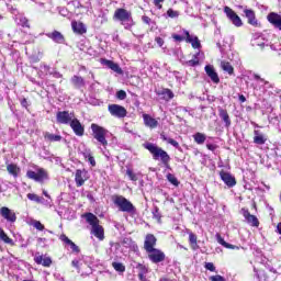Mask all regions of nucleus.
I'll return each instance as SVG.
<instances>
[{"mask_svg": "<svg viewBox=\"0 0 281 281\" xmlns=\"http://www.w3.org/2000/svg\"><path fill=\"white\" fill-rule=\"evenodd\" d=\"M59 14L61 16H69V11L66 8L59 9Z\"/></svg>", "mask_w": 281, "mask_h": 281, "instance_id": "56", "label": "nucleus"}, {"mask_svg": "<svg viewBox=\"0 0 281 281\" xmlns=\"http://www.w3.org/2000/svg\"><path fill=\"white\" fill-rule=\"evenodd\" d=\"M71 27H72V32H75V34H87V26L85 25V23L82 22H71Z\"/></svg>", "mask_w": 281, "mask_h": 281, "instance_id": "21", "label": "nucleus"}, {"mask_svg": "<svg viewBox=\"0 0 281 281\" xmlns=\"http://www.w3.org/2000/svg\"><path fill=\"white\" fill-rule=\"evenodd\" d=\"M160 95H164V100H172V98H175V93L171 92L170 89H164L160 93Z\"/></svg>", "mask_w": 281, "mask_h": 281, "instance_id": "39", "label": "nucleus"}, {"mask_svg": "<svg viewBox=\"0 0 281 281\" xmlns=\"http://www.w3.org/2000/svg\"><path fill=\"white\" fill-rule=\"evenodd\" d=\"M206 148L209 150H211L212 153H214V150H216V148H218V146L214 145V144H206Z\"/></svg>", "mask_w": 281, "mask_h": 281, "instance_id": "57", "label": "nucleus"}, {"mask_svg": "<svg viewBox=\"0 0 281 281\" xmlns=\"http://www.w3.org/2000/svg\"><path fill=\"white\" fill-rule=\"evenodd\" d=\"M48 38H52L55 43H65V36L58 31H54L47 34Z\"/></svg>", "mask_w": 281, "mask_h": 281, "instance_id": "28", "label": "nucleus"}, {"mask_svg": "<svg viewBox=\"0 0 281 281\" xmlns=\"http://www.w3.org/2000/svg\"><path fill=\"white\" fill-rule=\"evenodd\" d=\"M49 75L54 76V78H63V75H60V72H58V71L49 72Z\"/></svg>", "mask_w": 281, "mask_h": 281, "instance_id": "61", "label": "nucleus"}, {"mask_svg": "<svg viewBox=\"0 0 281 281\" xmlns=\"http://www.w3.org/2000/svg\"><path fill=\"white\" fill-rule=\"evenodd\" d=\"M45 139H47L48 142H60V139H63V136L60 135H56V134H50V133H46L44 135Z\"/></svg>", "mask_w": 281, "mask_h": 281, "instance_id": "37", "label": "nucleus"}, {"mask_svg": "<svg viewBox=\"0 0 281 281\" xmlns=\"http://www.w3.org/2000/svg\"><path fill=\"white\" fill-rule=\"evenodd\" d=\"M87 175H88V172L85 169L76 170L75 181H76L77 188H81V186H85V181H87V179H89V177Z\"/></svg>", "mask_w": 281, "mask_h": 281, "instance_id": "14", "label": "nucleus"}, {"mask_svg": "<svg viewBox=\"0 0 281 281\" xmlns=\"http://www.w3.org/2000/svg\"><path fill=\"white\" fill-rule=\"evenodd\" d=\"M83 157L85 159H88L89 164L92 167H95V158H93V156L91 155V153H83Z\"/></svg>", "mask_w": 281, "mask_h": 281, "instance_id": "41", "label": "nucleus"}, {"mask_svg": "<svg viewBox=\"0 0 281 281\" xmlns=\"http://www.w3.org/2000/svg\"><path fill=\"white\" fill-rule=\"evenodd\" d=\"M126 175L131 179V181H137V179H139L137 177V173L133 172L131 169L126 170Z\"/></svg>", "mask_w": 281, "mask_h": 281, "instance_id": "43", "label": "nucleus"}, {"mask_svg": "<svg viewBox=\"0 0 281 281\" xmlns=\"http://www.w3.org/2000/svg\"><path fill=\"white\" fill-rule=\"evenodd\" d=\"M69 126L74 131L75 135H77V137H82V135H85V126H82V123H80L77 117L71 121Z\"/></svg>", "mask_w": 281, "mask_h": 281, "instance_id": "13", "label": "nucleus"}, {"mask_svg": "<svg viewBox=\"0 0 281 281\" xmlns=\"http://www.w3.org/2000/svg\"><path fill=\"white\" fill-rule=\"evenodd\" d=\"M164 1H166V0H154V5H156V8H158V10H161V8H164L161 5V3H164Z\"/></svg>", "mask_w": 281, "mask_h": 281, "instance_id": "55", "label": "nucleus"}, {"mask_svg": "<svg viewBox=\"0 0 281 281\" xmlns=\"http://www.w3.org/2000/svg\"><path fill=\"white\" fill-rule=\"evenodd\" d=\"M33 227H35V229H38V232H43V229H45V225H43V223H41L40 221H35L33 223Z\"/></svg>", "mask_w": 281, "mask_h": 281, "instance_id": "47", "label": "nucleus"}, {"mask_svg": "<svg viewBox=\"0 0 281 281\" xmlns=\"http://www.w3.org/2000/svg\"><path fill=\"white\" fill-rule=\"evenodd\" d=\"M112 201L114 205L119 207L120 212H126L127 214H135V212H137L135 205H133L132 202L123 195H114Z\"/></svg>", "mask_w": 281, "mask_h": 281, "instance_id": "4", "label": "nucleus"}, {"mask_svg": "<svg viewBox=\"0 0 281 281\" xmlns=\"http://www.w3.org/2000/svg\"><path fill=\"white\" fill-rule=\"evenodd\" d=\"M113 269H115L119 273H124L126 271V266L122 262H112Z\"/></svg>", "mask_w": 281, "mask_h": 281, "instance_id": "38", "label": "nucleus"}, {"mask_svg": "<svg viewBox=\"0 0 281 281\" xmlns=\"http://www.w3.org/2000/svg\"><path fill=\"white\" fill-rule=\"evenodd\" d=\"M157 245V237L153 234H147L145 237L144 249L145 251H151Z\"/></svg>", "mask_w": 281, "mask_h": 281, "instance_id": "17", "label": "nucleus"}, {"mask_svg": "<svg viewBox=\"0 0 281 281\" xmlns=\"http://www.w3.org/2000/svg\"><path fill=\"white\" fill-rule=\"evenodd\" d=\"M221 67H222L223 71H226L227 74H229V76H232L234 74V66H232V64H229V61H222Z\"/></svg>", "mask_w": 281, "mask_h": 281, "instance_id": "33", "label": "nucleus"}, {"mask_svg": "<svg viewBox=\"0 0 281 281\" xmlns=\"http://www.w3.org/2000/svg\"><path fill=\"white\" fill-rule=\"evenodd\" d=\"M218 113H220V117L223 120L225 126L227 128H229V126H232V120H229V114L227 113V110L220 108Z\"/></svg>", "mask_w": 281, "mask_h": 281, "instance_id": "27", "label": "nucleus"}, {"mask_svg": "<svg viewBox=\"0 0 281 281\" xmlns=\"http://www.w3.org/2000/svg\"><path fill=\"white\" fill-rule=\"evenodd\" d=\"M7 170L9 175H12V177H19V167L14 164H10L7 166Z\"/></svg>", "mask_w": 281, "mask_h": 281, "instance_id": "35", "label": "nucleus"}, {"mask_svg": "<svg viewBox=\"0 0 281 281\" xmlns=\"http://www.w3.org/2000/svg\"><path fill=\"white\" fill-rule=\"evenodd\" d=\"M160 137L164 142H167V144H170L171 146H173V148H177L178 150H181V146H179V142L175 140L173 138H170V137L166 136L165 134H161Z\"/></svg>", "mask_w": 281, "mask_h": 281, "instance_id": "30", "label": "nucleus"}, {"mask_svg": "<svg viewBox=\"0 0 281 281\" xmlns=\"http://www.w3.org/2000/svg\"><path fill=\"white\" fill-rule=\"evenodd\" d=\"M224 12L229 21L233 23V25H235L236 27H241L243 20H240V16H238V14H236V12L232 10V8L225 7Z\"/></svg>", "mask_w": 281, "mask_h": 281, "instance_id": "10", "label": "nucleus"}, {"mask_svg": "<svg viewBox=\"0 0 281 281\" xmlns=\"http://www.w3.org/2000/svg\"><path fill=\"white\" fill-rule=\"evenodd\" d=\"M85 217L87 223H89V225L92 227L93 236L100 240H104V228L99 225L100 220H98V216H95L93 213H87Z\"/></svg>", "mask_w": 281, "mask_h": 281, "instance_id": "3", "label": "nucleus"}, {"mask_svg": "<svg viewBox=\"0 0 281 281\" xmlns=\"http://www.w3.org/2000/svg\"><path fill=\"white\" fill-rule=\"evenodd\" d=\"M269 23H271V25H273L274 27H277V30L281 31V15L276 13V12H271L268 14L267 16Z\"/></svg>", "mask_w": 281, "mask_h": 281, "instance_id": "20", "label": "nucleus"}, {"mask_svg": "<svg viewBox=\"0 0 281 281\" xmlns=\"http://www.w3.org/2000/svg\"><path fill=\"white\" fill-rule=\"evenodd\" d=\"M117 100H126V91L120 90L116 92Z\"/></svg>", "mask_w": 281, "mask_h": 281, "instance_id": "49", "label": "nucleus"}, {"mask_svg": "<svg viewBox=\"0 0 281 281\" xmlns=\"http://www.w3.org/2000/svg\"><path fill=\"white\" fill-rule=\"evenodd\" d=\"M260 41H263L262 40V36H259L257 38L254 40V45H258L259 47H265V42H261Z\"/></svg>", "mask_w": 281, "mask_h": 281, "instance_id": "51", "label": "nucleus"}, {"mask_svg": "<svg viewBox=\"0 0 281 281\" xmlns=\"http://www.w3.org/2000/svg\"><path fill=\"white\" fill-rule=\"evenodd\" d=\"M142 21H143V23H146V25H150V22H151V20H150V18H148V15H143Z\"/></svg>", "mask_w": 281, "mask_h": 281, "instance_id": "58", "label": "nucleus"}, {"mask_svg": "<svg viewBox=\"0 0 281 281\" xmlns=\"http://www.w3.org/2000/svg\"><path fill=\"white\" fill-rule=\"evenodd\" d=\"M108 111L109 113L113 116V117H119V119H122V117H126L127 115V111H126V108L120 105V104H110L108 106Z\"/></svg>", "mask_w": 281, "mask_h": 281, "instance_id": "8", "label": "nucleus"}, {"mask_svg": "<svg viewBox=\"0 0 281 281\" xmlns=\"http://www.w3.org/2000/svg\"><path fill=\"white\" fill-rule=\"evenodd\" d=\"M21 104H22V106H24V109H27V106H29L27 99H22Z\"/></svg>", "mask_w": 281, "mask_h": 281, "instance_id": "63", "label": "nucleus"}, {"mask_svg": "<svg viewBox=\"0 0 281 281\" xmlns=\"http://www.w3.org/2000/svg\"><path fill=\"white\" fill-rule=\"evenodd\" d=\"M70 80L76 89H81V87H85V79L80 76L75 75Z\"/></svg>", "mask_w": 281, "mask_h": 281, "instance_id": "29", "label": "nucleus"}, {"mask_svg": "<svg viewBox=\"0 0 281 281\" xmlns=\"http://www.w3.org/2000/svg\"><path fill=\"white\" fill-rule=\"evenodd\" d=\"M137 268L140 269V272L138 273L139 280H144V273H147L146 267L138 263Z\"/></svg>", "mask_w": 281, "mask_h": 281, "instance_id": "44", "label": "nucleus"}, {"mask_svg": "<svg viewBox=\"0 0 281 281\" xmlns=\"http://www.w3.org/2000/svg\"><path fill=\"white\" fill-rule=\"evenodd\" d=\"M244 14L248 19L250 25H258V20H256V13L251 9H245Z\"/></svg>", "mask_w": 281, "mask_h": 281, "instance_id": "26", "label": "nucleus"}, {"mask_svg": "<svg viewBox=\"0 0 281 281\" xmlns=\"http://www.w3.org/2000/svg\"><path fill=\"white\" fill-rule=\"evenodd\" d=\"M252 78H254L255 80H259L260 82H263V85H269V81H267V80L262 79L261 77H259L258 74H254V75H252Z\"/></svg>", "mask_w": 281, "mask_h": 281, "instance_id": "54", "label": "nucleus"}, {"mask_svg": "<svg viewBox=\"0 0 281 281\" xmlns=\"http://www.w3.org/2000/svg\"><path fill=\"white\" fill-rule=\"evenodd\" d=\"M204 70L206 76H209V78L212 80V82H214V85H218V82H221V78H218V74L214 69V66L206 65Z\"/></svg>", "mask_w": 281, "mask_h": 281, "instance_id": "18", "label": "nucleus"}, {"mask_svg": "<svg viewBox=\"0 0 281 281\" xmlns=\"http://www.w3.org/2000/svg\"><path fill=\"white\" fill-rule=\"evenodd\" d=\"M34 262H36V265H42V267H52V258L38 252L34 256Z\"/></svg>", "mask_w": 281, "mask_h": 281, "instance_id": "19", "label": "nucleus"}, {"mask_svg": "<svg viewBox=\"0 0 281 281\" xmlns=\"http://www.w3.org/2000/svg\"><path fill=\"white\" fill-rule=\"evenodd\" d=\"M184 35L187 36V43H191L193 49H199V47H201V42L199 41V37L190 35V32L188 31H184Z\"/></svg>", "mask_w": 281, "mask_h": 281, "instance_id": "22", "label": "nucleus"}, {"mask_svg": "<svg viewBox=\"0 0 281 281\" xmlns=\"http://www.w3.org/2000/svg\"><path fill=\"white\" fill-rule=\"evenodd\" d=\"M143 120L145 126H148V128H157L159 126V122L149 114H143Z\"/></svg>", "mask_w": 281, "mask_h": 281, "instance_id": "23", "label": "nucleus"}, {"mask_svg": "<svg viewBox=\"0 0 281 281\" xmlns=\"http://www.w3.org/2000/svg\"><path fill=\"white\" fill-rule=\"evenodd\" d=\"M41 68L43 69L44 72H46V74H52L49 66L43 65V66H41Z\"/></svg>", "mask_w": 281, "mask_h": 281, "instance_id": "59", "label": "nucleus"}, {"mask_svg": "<svg viewBox=\"0 0 281 281\" xmlns=\"http://www.w3.org/2000/svg\"><path fill=\"white\" fill-rule=\"evenodd\" d=\"M113 20L120 21L121 25H123L125 30H131V27L135 25V21H133V13L123 8H119L115 10Z\"/></svg>", "mask_w": 281, "mask_h": 281, "instance_id": "2", "label": "nucleus"}, {"mask_svg": "<svg viewBox=\"0 0 281 281\" xmlns=\"http://www.w3.org/2000/svg\"><path fill=\"white\" fill-rule=\"evenodd\" d=\"M156 43H157V45H159V47H164V38L156 37Z\"/></svg>", "mask_w": 281, "mask_h": 281, "instance_id": "60", "label": "nucleus"}, {"mask_svg": "<svg viewBox=\"0 0 281 281\" xmlns=\"http://www.w3.org/2000/svg\"><path fill=\"white\" fill-rule=\"evenodd\" d=\"M167 180L169 181V183H171L172 186H179V180L177 179V177H175V175L172 173H168L167 175Z\"/></svg>", "mask_w": 281, "mask_h": 281, "instance_id": "40", "label": "nucleus"}, {"mask_svg": "<svg viewBox=\"0 0 281 281\" xmlns=\"http://www.w3.org/2000/svg\"><path fill=\"white\" fill-rule=\"evenodd\" d=\"M198 55H194V59H190L187 61L188 67H196L199 65V59L196 58Z\"/></svg>", "mask_w": 281, "mask_h": 281, "instance_id": "45", "label": "nucleus"}, {"mask_svg": "<svg viewBox=\"0 0 281 281\" xmlns=\"http://www.w3.org/2000/svg\"><path fill=\"white\" fill-rule=\"evenodd\" d=\"M205 269H207V271H216V267H214L213 262H206Z\"/></svg>", "mask_w": 281, "mask_h": 281, "instance_id": "53", "label": "nucleus"}, {"mask_svg": "<svg viewBox=\"0 0 281 281\" xmlns=\"http://www.w3.org/2000/svg\"><path fill=\"white\" fill-rule=\"evenodd\" d=\"M220 177L222 181H224L225 186H227L228 188H234V186H236V178L232 176V173L226 171H221Z\"/></svg>", "mask_w": 281, "mask_h": 281, "instance_id": "16", "label": "nucleus"}, {"mask_svg": "<svg viewBox=\"0 0 281 281\" xmlns=\"http://www.w3.org/2000/svg\"><path fill=\"white\" fill-rule=\"evenodd\" d=\"M59 240L65 243V245H68L75 254H80V248L67 237V235H60Z\"/></svg>", "mask_w": 281, "mask_h": 281, "instance_id": "25", "label": "nucleus"}, {"mask_svg": "<svg viewBox=\"0 0 281 281\" xmlns=\"http://www.w3.org/2000/svg\"><path fill=\"white\" fill-rule=\"evenodd\" d=\"M27 179H32L37 183H43V181H47L49 179V173L44 168H38L36 171L29 170L26 172Z\"/></svg>", "mask_w": 281, "mask_h": 281, "instance_id": "6", "label": "nucleus"}, {"mask_svg": "<svg viewBox=\"0 0 281 281\" xmlns=\"http://www.w3.org/2000/svg\"><path fill=\"white\" fill-rule=\"evenodd\" d=\"M26 196L30 201H34L35 203H41L42 201L36 193H29Z\"/></svg>", "mask_w": 281, "mask_h": 281, "instance_id": "42", "label": "nucleus"}, {"mask_svg": "<svg viewBox=\"0 0 281 281\" xmlns=\"http://www.w3.org/2000/svg\"><path fill=\"white\" fill-rule=\"evenodd\" d=\"M143 146L150 153V155H153V159L156 161L160 159L164 166H167L168 168V164H170V155H168V151L153 143H145Z\"/></svg>", "mask_w": 281, "mask_h": 281, "instance_id": "1", "label": "nucleus"}, {"mask_svg": "<svg viewBox=\"0 0 281 281\" xmlns=\"http://www.w3.org/2000/svg\"><path fill=\"white\" fill-rule=\"evenodd\" d=\"M100 63L101 65H103L104 67H108V69H111L112 71H114L115 74H119L120 76L124 74V70L120 68V65L115 64L113 60L100 59Z\"/></svg>", "mask_w": 281, "mask_h": 281, "instance_id": "15", "label": "nucleus"}, {"mask_svg": "<svg viewBox=\"0 0 281 281\" xmlns=\"http://www.w3.org/2000/svg\"><path fill=\"white\" fill-rule=\"evenodd\" d=\"M216 240L220 245H222V247H225L226 249H235L236 246L232 245V244H228L227 241H225L224 238H222L221 234H216Z\"/></svg>", "mask_w": 281, "mask_h": 281, "instance_id": "31", "label": "nucleus"}, {"mask_svg": "<svg viewBox=\"0 0 281 281\" xmlns=\"http://www.w3.org/2000/svg\"><path fill=\"white\" fill-rule=\"evenodd\" d=\"M193 139L195 142V144H205V139H207V137L205 136V134L198 132L193 135Z\"/></svg>", "mask_w": 281, "mask_h": 281, "instance_id": "32", "label": "nucleus"}, {"mask_svg": "<svg viewBox=\"0 0 281 281\" xmlns=\"http://www.w3.org/2000/svg\"><path fill=\"white\" fill-rule=\"evenodd\" d=\"M172 38H175V41H178V42L183 41V36L177 35V34L172 35Z\"/></svg>", "mask_w": 281, "mask_h": 281, "instance_id": "62", "label": "nucleus"}, {"mask_svg": "<svg viewBox=\"0 0 281 281\" xmlns=\"http://www.w3.org/2000/svg\"><path fill=\"white\" fill-rule=\"evenodd\" d=\"M277 232L281 235V222L277 225Z\"/></svg>", "mask_w": 281, "mask_h": 281, "instance_id": "64", "label": "nucleus"}, {"mask_svg": "<svg viewBox=\"0 0 281 281\" xmlns=\"http://www.w3.org/2000/svg\"><path fill=\"white\" fill-rule=\"evenodd\" d=\"M148 258L154 265H158V262H164L166 260V254L160 249L154 248L153 250H148Z\"/></svg>", "mask_w": 281, "mask_h": 281, "instance_id": "9", "label": "nucleus"}, {"mask_svg": "<svg viewBox=\"0 0 281 281\" xmlns=\"http://www.w3.org/2000/svg\"><path fill=\"white\" fill-rule=\"evenodd\" d=\"M0 215L4 221H8V223H15L16 222V213L14 211L8 209V206H2L0 209Z\"/></svg>", "mask_w": 281, "mask_h": 281, "instance_id": "12", "label": "nucleus"}, {"mask_svg": "<svg viewBox=\"0 0 281 281\" xmlns=\"http://www.w3.org/2000/svg\"><path fill=\"white\" fill-rule=\"evenodd\" d=\"M92 137L99 142L103 148L109 146V140H106V135H109V130L92 123L91 124Z\"/></svg>", "mask_w": 281, "mask_h": 281, "instance_id": "5", "label": "nucleus"}, {"mask_svg": "<svg viewBox=\"0 0 281 281\" xmlns=\"http://www.w3.org/2000/svg\"><path fill=\"white\" fill-rule=\"evenodd\" d=\"M0 240L4 241L7 245H14V241L12 238H9L8 234H5V231L3 228H0Z\"/></svg>", "mask_w": 281, "mask_h": 281, "instance_id": "34", "label": "nucleus"}, {"mask_svg": "<svg viewBox=\"0 0 281 281\" xmlns=\"http://www.w3.org/2000/svg\"><path fill=\"white\" fill-rule=\"evenodd\" d=\"M211 281H225V278L221 274L210 277Z\"/></svg>", "mask_w": 281, "mask_h": 281, "instance_id": "52", "label": "nucleus"}, {"mask_svg": "<svg viewBox=\"0 0 281 281\" xmlns=\"http://www.w3.org/2000/svg\"><path fill=\"white\" fill-rule=\"evenodd\" d=\"M20 24L22 25V27H30V21L27 20V18H21Z\"/></svg>", "mask_w": 281, "mask_h": 281, "instance_id": "50", "label": "nucleus"}, {"mask_svg": "<svg viewBox=\"0 0 281 281\" xmlns=\"http://www.w3.org/2000/svg\"><path fill=\"white\" fill-rule=\"evenodd\" d=\"M254 135V144H258L259 146L267 144V136L260 133V131L255 130Z\"/></svg>", "mask_w": 281, "mask_h": 281, "instance_id": "24", "label": "nucleus"}, {"mask_svg": "<svg viewBox=\"0 0 281 281\" xmlns=\"http://www.w3.org/2000/svg\"><path fill=\"white\" fill-rule=\"evenodd\" d=\"M189 243L194 251L199 249V244H196V236L194 235V233H189Z\"/></svg>", "mask_w": 281, "mask_h": 281, "instance_id": "36", "label": "nucleus"}, {"mask_svg": "<svg viewBox=\"0 0 281 281\" xmlns=\"http://www.w3.org/2000/svg\"><path fill=\"white\" fill-rule=\"evenodd\" d=\"M154 218H157L158 221H161V213H159V207L155 206L153 211Z\"/></svg>", "mask_w": 281, "mask_h": 281, "instance_id": "48", "label": "nucleus"}, {"mask_svg": "<svg viewBox=\"0 0 281 281\" xmlns=\"http://www.w3.org/2000/svg\"><path fill=\"white\" fill-rule=\"evenodd\" d=\"M76 119V114L69 111H59L56 114L58 124H70Z\"/></svg>", "mask_w": 281, "mask_h": 281, "instance_id": "7", "label": "nucleus"}, {"mask_svg": "<svg viewBox=\"0 0 281 281\" xmlns=\"http://www.w3.org/2000/svg\"><path fill=\"white\" fill-rule=\"evenodd\" d=\"M241 214L246 222L248 223V225H251V227L260 226V221H258V217L256 215H251V213H249V210L241 209Z\"/></svg>", "mask_w": 281, "mask_h": 281, "instance_id": "11", "label": "nucleus"}, {"mask_svg": "<svg viewBox=\"0 0 281 281\" xmlns=\"http://www.w3.org/2000/svg\"><path fill=\"white\" fill-rule=\"evenodd\" d=\"M167 15H168L170 19H177V16H179V11H175V10H172V9H168Z\"/></svg>", "mask_w": 281, "mask_h": 281, "instance_id": "46", "label": "nucleus"}]
</instances>
